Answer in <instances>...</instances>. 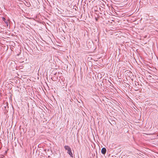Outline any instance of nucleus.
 Here are the masks:
<instances>
[{"instance_id": "obj_3", "label": "nucleus", "mask_w": 158, "mask_h": 158, "mask_svg": "<svg viewBox=\"0 0 158 158\" xmlns=\"http://www.w3.org/2000/svg\"><path fill=\"white\" fill-rule=\"evenodd\" d=\"M2 19L3 21L6 24L7 26L8 25V21H7L6 19L4 17H2Z\"/></svg>"}, {"instance_id": "obj_2", "label": "nucleus", "mask_w": 158, "mask_h": 158, "mask_svg": "<svg viewBox=\"0 0 158 158\" xmlns=\"http://www.w3.org/2000/svg\"><path fill=\"white\" fill-rule=\"evenodd\" d=\"M106 149L105 148H103L102 149L101 152L103 154H105L106 152Z\"/></svg>"}, {"instance_id": "obj_4", "label": "nucleus", "mask_w": 158, "mask_h": 158, "mask_svg": "<svg viewBox=\"0 0 158 158\" xmlns=\"http://www.w3.org/2000/svg\"><path fill=\"white\" fill-rule=\"evenodd\" d=\"M95 19H96V21H97V20H98V19H97V18H96Z\"/></svg>"}, {"instance_id": "obj_1", "label": "nucleus", "mask_w": 158, "mask_h": 158, "mask_svg": "<svg viewBox=\"0 0 158 158\" xmlns=\"http://www.w3.org/2000/svg\"><path fill=\"white\" fill-rule=\"evenodd\" d=\"M65 149L67 151V153L69 154L71 157H73V155L71 152V148L68 145H65L64 146Z\"/></svg>"}]
</instances>
